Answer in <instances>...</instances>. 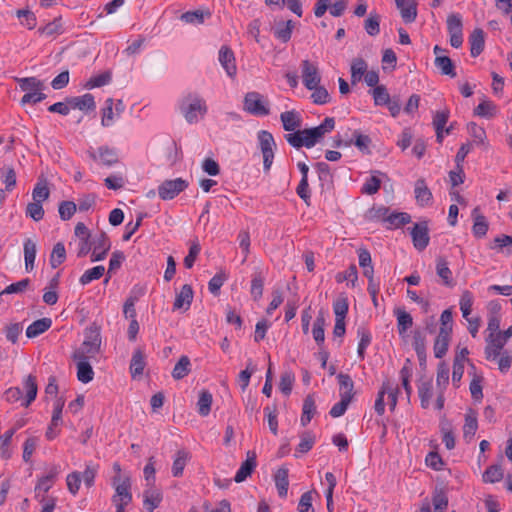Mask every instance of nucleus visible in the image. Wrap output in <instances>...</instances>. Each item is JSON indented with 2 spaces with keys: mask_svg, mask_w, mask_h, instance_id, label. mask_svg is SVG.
Returning a JSON list of instances; mask_svg holds the SVG:
<instances>
[{
  "mask_svg": "<svg viewBox=\"0 0 512 512\" xmlns=\"http://www.w3.org/2000/svg\"><path fill=\"white\" fill-rule=\"evenodd\" d=\"M451 339V334H447L446 330L439 329V333L434 341V356L438 359L443 358L449 347V342Z\"/></svg>",
  "mask_w": 512,
  "mask_h": 512,
  "instance_id": "nucleus-29",
  "label": "nucleus"
},
{
  "mask_svg": "<svg viewBox=\"0 0 512 512\" xmlns=\"http://www.w3.org/2000/svg\"><path fill=\"white\" fill-rule=\"evenodd\" d=\"M190 359L188 356H181L179 361L175 364L173 371H172V377L175 380L183 379L185 376H187L190 373Z\"/></svg>",
  "mask_w": 512,
  "mask_h": 512,
  "instance_id": "nucleus-48",
  "label": "nucleus"
},
{
  "mask_svg": "<svg viewBox=\"0 0 512 512\" xmlns=\"http://www.w3.org/2000/svg\"><path fill=\"white\" fill-rule=\"evenodd\" d=\"M414 194L418 205L423 207L432 203V192L428 188L425 179L420 178L415 182Z\"/></svg>",
  "mask_w": 512,
  "mask_h": 512,
  "instance_id": "nucleus-24",
  "label": "nucleus"
},
{
  "mask_svg": "<svg viewBox=\"0 0 512 512\" xmlns=\"http://www.w3.org/2000/svg\"><path fill=\"white\" fill-rule=\"evenodd\" d=\"M440 431L442 433V441L445 444V447L448 450H452L455 447V437L452 424L448 420L442 419L440 421Z\"/></svg>",
  "mask_w": 512,
  "mask_h": 512,
  "instance_id": "nucleus-42",
  "label": "nucleus"
},
{
  "mask_svg": "<svg viewBox=\"0 0 512 512\" xmlns=\"http://www.w3.org/2000/svg\"><path fill=\"white\" fill-rule=\"evenodd\" d=\"M146 367V355L141 347L134 350L130 361V373L133 379L143 374Z\"/></svg>",
  "mask_w": 512,
  "mask_h": 512,
  "instance_id": "nucleus-21",
  "label": "nucleus"
},
{
  "mask_svg": "<svg viewBox=\"0 0 512 512\" xmlns=\"http://www.w3.org/2000/svg\"><path fill=\"white\" fill-rule=\"evenodd\" d=\"M503 478L501 465L495 464L489 466L483 473V481L486 483H496Z\"/></svg>",
  "mask_w": 512,
  "mask_h": 512,
  "instance_id": "nucleus-60",
  "label": "nucleus"
},
{
  "mask_svg": "<svg viewBox=\"0 0 512 512\" xmlns=\"http://www.w3.org/2000/svg\"><path fill=\"white\" fill-rule=\"evenodd\" d=\"M434 63L443 75L456 77L455 66L448 56H436Z\"/></svg>",
  "mask_w": 512,
  "mask_h": 512,
  "instance_id": "nucleus-51",
  "label": "nucleus"
},
{
  "mask_svg": "<svg viewBox=\"0 0 512 512\" xmlns=\"http://www.w3.org/2000/svg\"><path fill=\"white\" fill-rule=\"evenodd\" d=\"M447 31L450 35V45L454 48L461 47L463 43V24L460 14L452 13L448 15Z\"/></svg>",
  "mask_w": 512,
  "mask_h": 512,
  "instance_id": "nucleus-8",
  "label": "nucleus"
},
{
  "mask_svg": "<svg viewBox=\"0 0 512 512\" xmlns=\"http://www.w3.org/2000/svg\"><path fill=\"white\" fill-rule=\"evenodd\" d=\"M90 157L93 160H98L104 166L111 167L118 162V153L115 149L108 146H101L98 148L97 154L94 152L90 153Z\"/></svg>",
  "mask_w": 512,
  "mask_h": 512,
  "instance_id": "nucleus-20",
  "label": "nucleus"
},
{
  "mask_svg": "<svg viewBox=\"0 0 512 512\" xmlns=\"http://www.w3.org/2000/svg\"><path fill=\"white\" fill-rule=\"evenodd\" d=\"M367 63L363 58H354L351 63V83L359 82L367 72Z\"/></svg>",
  "mask_w": 512,
  "mask_h": 512,
  "instance_id": "nucleus-40",
  "label": "nucleus"
},
{
  "mask_svg": "<svg viewBox=\"0 0 512 512\" xmlns=\"http://www.w3.org/2000/svg\"><path fill=\"white\" fill-rule=\"evenodd\" d=\"M396 7L399 9L401 17L405 23H412L417 18V1L416 0H394Z\"/></svg>",
  "mask_w": 512,
  "mask_h": 512,
  "instance_id": "nucleus-17",
  "label": "nucleus"
},
{
  "mask_svg": "<svg viewBox=\"0 0 512 512\" xmlns=\"http://www.w3.org/2000/svg\"><path fill=\"white\" fill-rule=\"evenodd\" d=\"M112 74L110 71H105L99 75L91 77L84 85L86 89H93L102 87L111 82Z\"/></svg>",
  "mask_w": 512,
  "mask_h": 512,
  "instance_id": "nucleus-56",
  "label": "nucleus"
},
{
  "mask_svg": "<svg viewBox=\"0 0 512 512\" xmlns=\"http://www.w3.org/2000/svg\"><path fill=\"white\" fill-rule=\"evenodd\" d=\"M16 16L21 20V24L26 26L29 30L36 27L37 19L32 11L28 9H19L16 11Z\"/></svg>",
  "mask_w": 512,
  "mask_h": 512,
  "instance_id": "nucleus-61",
  "label": "nucleus"
},
{
  "mask_svg": "<svg viewBox=\"0 0 512 512\" xmlns=\"http://www.w3.org/2000/svg\"><path fill=\"white\" fill-rule=\"evenodd\" d=\"M77 365V379L87 384L93 380L94 371L88 361V357H73Z\"/></svg>",
  "mask_w": 512,
  "mask_h": 512,
  "instance_id": "nucleus-22",
  "label": "nucleus"
},
{
  "mask_svg": "<svg viewBox=\"0 0 512 512\" xmlns=\"http://www.w3.org/2000/svg\"><path fill=\"white\" fill-rule=\"evenodd\" d=\"M193 294L191 285H183L180 292L176 294L173 309L176 310L184 308V310H188L193 300Z\"/></svg>",
  "mask_w": 512,
  "mask_h": 512,
  "instance_id": "nucleus-26",
  "label": "nucleus"
},
{
  "mask_svg": "<svg viewBox=\"0 0 512 512\" xmlns=\"http://www.w3.org/2000/svg\"><path fill=\"white\" fill-rule=\"evenodd\" d=\"M394 314L397 317L398 332L400 335H403L413 325V318L408 312L401 308L395 309Z\"/></svg>",
  "mask_w": 512,
  "mask_h": 512,
  "instance_id": "nucleus-43",
  "label": "nucleus"
},
{
  "mask_svg": "<svg viewBox=\"0 0 512 512\" xmlns=\"http://www.w3.org/2000/svg\"><path fill=\"white\" fill-rule=\"evenodd\" d=\"M512 337V325L508 327L503 332H498L496 334H490L487 341V346L485 347V356L486 359H496L500 356L501 350L508 339Z\"/></svg>",
  "mask_w": 512,
  "mask_h": 512,
  "instance_id": "nucleus-6",
  "label": "nucleus"
},
{
  "mask_svg": "<svg viewBox=\"0 0 512 512\" xmlns=\"http://www.w3.org/2000/svg\"><path fill=\"white\" fill-rule=\"evenodd\" d=\"M212 13L209 9L205 10H194V11H187L183 13L180 17V19L188 24H202L204 23L205 19H209L211 17Z\"/></svg>",
  "mask_w": 512,
  "mask_h": 512,
  "instance_id": "nucleus-33",
  "label": "nucleus"
},
{
  "mask_svg": "<svg viewBox=\"0 0 512 512\" xmlns=\"http://www.w3.org/2000/svg\"><path fill=\"white\" fill-rule=\"evenodd\" d=\"M38 33L46 36H54L63 33L62 17L58 16L53 21L38 29Z\"/></svg>",
  "mask_w": 512,
  "mask_h": 512,
  "instance_id": "nucleus-49",
  "label": "nucleus"
},
{
  "mask_svg": "<svg viewBox=\"0 0 512 512\" xmlns=\"http://www.w3.org/2000/svg\"><path fill=\"white\" fill-rule=\"evenodd\" d=\"M105 273V267L102 265L95 266L86 270L79 279L82 285H87L94 280L100 279Z\"/></svg>",
  "mask_w": 512,
  "mask_h": 512,
  "instance_id": "nucleus-54",
  "label": "nucleus"
},
{
  "mask_svg": "<svg viewBox=\"0 0 512 512\" xmlns=\"http://www.w3.org/2000/svg\"><path fill=\"white\" fill-rule=\"evenodd\" d=\"M478 428L476 412L470 411L465 415V424L463 426V437L466 440H471L475 435Z\"/></svg>",
  "mask_w": 512,
  "mask_h": 512,
  "instance_id": "nucleus-45",
  "label": "nucleus"
},
{
  "mask_svg": "<svg viewBox=\"0 0 512 512\" xmlns=\"http://www.w3.org/2000/svg\"><path fill=\"white\" fill-rule=\"evenodd\" d=\"M293 28L292 20L278 22L274 29V36L282 43H287L291 39Z\"/></svg>",
  "mask_w": 512,
  "mask_h": 512,
  "instance_id": "nucleus-36",
  "label": "nucleus"
},
{
  "mask_svg": "<svg viewBox=\"0 0 512 512\" xmlns=\"http://www.w3.org/2000/svg\"><path fill=\"white\" fill-rule=\"evenodd\" d=\"M23 391L25 392V396L21 402V406L27 408L37 397L38 385L36 376L30 374L24 378L22 392Z\"/></svg>",
  "mask_w": 512,
  "mask_h": 512,
  "instance_id": "nucleus-19",
  "label": "nucleus"
},
{
  "mask_svg": "<svg viewBox=\"0 0 512 512\" xmlns=\"http://www.w3.org/2000/svg\"><path fill=\"white\" fill-rule=\"evenodd\" d=\"M15 434V429H8L0 436V457L3 460H8L12 457V450L10 445L12 438Z\"/></svg>",
  "mask_w": 512,
  "mask_h": 512,
  "instance_id": "nucleus-41",
  "label": "nucleus"
},
{
  "mask_svg": "<svg viewBox=\"0 0 512 512\" xmlns=\"http://www.w3.org/2000/svg\"><path fill=\"white\" fill-rule=\"evenodd\" d=\"M67 103L69 110L72 108L83 112H89L96 109L94 96L90 93H86L82 96L67 97Z\"/></svg>",
  "mask_w": 512,
  "mask_h": 512,
  "instance_id": "nucleus-16",
  "label": "nucleus"
},
{
  "mask_svg": "<svg viewBox=\"0 0 512 512\" xmlns=\"http://www.w3.org/2000/svg\"><path fill=\"white\" fill-rule=\"evenodd\" d=\"M418 395L421 407L426 409L429 407L432 398V382L431 380L421 381L418 385Z\"/></svg>",
  "mask_w": 512,
  "mask_h": 512,
  "instance_id": "nucleus-50",
  "label": "nucleus"
},
{
  "mask_svg": "<svg viewBox=\"0 0 512 512\" xmlns=\"http://www.w3.org/2000/svg\"><path fill=\"white\" fill-rule=\"evenodd\" d=\"M143 505L148 512H153L162 501V492L154 485L148 486L143 493Z\"/></svg>",
  "mask_w": 512,
  "mask_h": 512,
  "instance_id": "nucleus-23",
  "label": "nucleus"
},
{
  "mask_svg": "<svg viewBox=\"0 0 512 512\" xmlns=\"http://www.w3.org/2000/svg\"><path fill=\"white\" fill-rule=\"evenodd\" d=\"M244 110L256 116H266L269 108L264 104L263 97L258 92H248L244 97Z\"/></svg>",
  "mask_w": 512,
  "mask_h": 512,
  "instance_id": "nucleus-10",
  "label": "nucleus"
},
{
  "mask_svg": "<svg viewBox=\"0 0 512 512\" xmlns=\"http://www.w3.org/2000/svg\"><path fill=\"white\" fill-rule=\"evenodd\" d=\"M472 216L474 218V223L472 226L473 235L476 238H483L487 234L489 228L486 217L482 214H479L478 207L473 209Z\"/></svg>",
  "mask_w": 512,
  "mask_h": 512,
  "instance_id": "nucleus-30",
  "label": "nucleus"
},
{
  "mask_svg": "<svg viewBox=\"0 0 512 512\" xmlns=\"http://www.w3.org/2000/svg\"><path fill=\"white\" fill-rule=\"evenodd\" d=\"M85 339L81 346L73 353V357H94L100 350V328L95 324L85 329Z\"/></svg>",
  "mask_w": 512,
  "mask_h": 512,
  "instance_id": "nucleus-3",
  "label": "nucleus"
},
{
  "mask_svg": "<svg viewBox=\"0 0 512 512\" xmlns=\"http://www.w3.org/2000/svg\"><path fill=\"white\" fill-rule=\"evenodd\" d=\"M213 402V396L208 390H201L197 402L198 413L202 417L209 415L211 411V405Z\"/></svg>",
  "mask_w": 512,
  "mask_h": 512,
  "instance_id": "nucleus-44",
  "label": "nucleus"
},
{
  "mask_svg": "<svg viewBox=\"0 0 512 512\" xmlns=\"http://www.w3.org/2000/svg\"><path fill=\"white\" fill-rule=\"evenodd\" d=\"M191 459V455L185 449L178 450L175 454V458L172 465V475L174 477H180L183 474V470L187 462Z\"/></svg>",
  "mask_w": 512,
  "mask_h": 512,
  "instance_id": "nucleus-34",
  "label": "nucleus"
},
{
  "mask_svg": "<svg viewBox=\"0 0 512 512\" xmlns=\"http://www.w3.org/2000/svg\"><path fill=\"white\" fill-rule=\"evenodd\" d=\"M357 336L359 337V343L357 348L358 357L363 360L365 358L366 348L370 345L372 336L370 331L365 327H359L357 329Z\"/></svg>",
  "mask_w": 512,
  "mask_h": 512,
  "instance_id": "nucleus-46",
  "label": "nucleus"
},
{
  "mask_svg": "<svg viewBox=\"0 0 512 512\" xmlns=\"http://www.w3.org/2000/svg\"><path fill=\"white\" fill-rule=\"evenodd\" d=\"M302 81L304 86L308 90H313L316 86L319 85L321 81V77L319 75L318 69L308 60L302 61Z\"/></svg>",
  "mask_w": 512,
  "mask_h": 512,
  "instance_id": "nucleus-14",
  "label": "nucleus"
},
{
  "mask_svg": "<svg viewBox=\"0 0 512 512\" xmlns=\"http://www.w3.org/2000/svg\"><path fill=\"white\" fill-rule=\"evenodd\" d=\"M19 87L25 92L20 103L21 105L26 104H37L46 99V94L43 93L45 85L43 81L36 77H26L18 80Z\"/></svg>",
  "mask_w": 512,
  "mask_h": 512,
  "instance_id": "nucleus-2",
  "label": "nucleus"
},
{
  "mask_svg": "<svg viewBox=\"0 0 512 512\" xmlns=\"http://www.w3.org/2000/svg\"><path fill=\"white\" fill-rule=\"evenodd\" d=\"M374 103L377 106H385L391 100L387 88L384 85L376 86L372 90Z\"/></svg>",
  "mask_w": 512,
  "mask_h": 512,
  "instance_id": "nucleus-62",
  "label": "nucleus"
},
{
  "mask_svg": "<svg viewBox=\"0 0 512 512\" xmlns=\"http://www.w3.org/2000/svg\"><path fill=\"white\" fill-rule=\"evenodd\" d=\"M119 481V476L113 478L116 493L112 497V502L115 506L122 505L123 507H126L132 501V494L130 491L131 482L128 477L124 478L121 482Z\"/></svg>",
  "mask_w": 512,
  "mask_h": 512,
  "instance_id": "nucleus-7",
  "label": "nucleus"
},
{
  "mask_svg": "<svg viewBox=\"0 0 512 512\" xmlns=\"http://www.w3.org/2000/svg\"><path fill=\"white\" fill-rule=\"evenodd\" d=\"M257 139L263 156V169L268 172L273 164L274 151L277 145L272 133L267 130H260L257 133Z\"/></svg>",
  "mask_w": 512,
  "mask_h": 512,
  "instance_id": "nucleus-5",
  "label": "nucleus"
},
{
  "mask_svg": "<svg viewBox=\"0 0 512 512\" xmlns=\"http://www.w3.org/2000/svg\"><path fill=\"white\" fill-rule=\"evenodd\" d=\"M280 120L283 129L287 132L294 133L295 131H298V129H300L302 126L301 115L296 110L282 112L280 114Z\"/></svg>",
  "mask_w": 512,
  "mask_h": 512,
  "instance_id": "nucleus-18",
  "label": "nucleus"
},
{
  "mask_svg": "<svg viewBox=\"0 0 512 512\" xmlns=\"http://www.w3.org/2000/svg\"><path fill=\"white\" fill-rule=\"evenodd\" d=\"M92 246L91 262L101 261L106 258L108 251L111 249V241L105 232H101L94 238Z\"/></svg>",
  "mask_w": 512,
  "mask_h": 512,
  "instance_id": "nucleus-12",
  "label": "nucleus"
},
{
  "mask_svg": "<svg viewBox=\"0 0 512 512\" xmlns=\"http://www.w3.org/2000/svg\"><path fill=\"white\" fill-rule=\"evenodd\" d=\"M436 273L442 279L445 286L452 287L454 285L452 271L448 267V261L442 256L436 259Z\"/></svg>",
  "mask_w": 512,
  "mask_h": 512,
  "instance_id": "nucleus-31",
  "label": "nucleus"
},
{
  "mask_svg": "<svg viewBox=\"0 0 512 512\" xmlns=\"http://www.w3.org/2000/svg\"><path fill=\"white\" fill-rule=\"evenodd\" d=\"M301 440L296 448V452L305 454L312 449L315 444V435L310 431H305L301 434Z\"/></svg>",
  "mask_w": 512,
  "mask_h": 512,
  "instance_id": "nucleus-58",
  "label": "nucleus"
},
{
  "mask_svg": "<svg viewBox=\"0 0 512 512\" xmlns=\"http://www.w3.org/2000/svg\"><path fill=\"white\" fill-rule=\"evenodd\" d=\"M275 485L281 498H285L288 492L289 480L288 469L281 467L274 475Z\"/></svg>",
  "mask_w": 512,
  "mask_h": 512,
  "instance_id": "nucleus-37",
  "label": "nucleus"
},
{
  "mask_svg": "<svg viewBox=\"0 0 512 512\" xmlns=\"http://www.w3.org/2000/svg\"><path fill=\"white\" fill-rule=\"evenodd\" d=\"M218 60L221 66L226 71L227 75L231 78L235 77L237 73V67L235 62V56L232 49L226 45H223L218 54Z\"/></svg>",
  "mask_w": 512,
  "mask_h": 512,
  "instance_id": "nucleus-15",
  "label": "nucleus"
},
{
  "mask_svg": "<svg viewBox=\"0 0 512 512\" xmlns=\"http://www.w3.org/2000/svg\"><path fill=\"white\" fill-rule=\"evenodd\" d=\"M410 234L412 236L413 245L417 250L422 251L429 245V228L426 221L416 223L411 228Z\"/></svg>",
  "mask_w": 512,
  "mask_h": 512,
  "instance_id": "nucleus-13",
  "label": "nucleus"
},
{
  "mask_svg": "<svg viewBox=\"0 0 512 512\" xmlns=\"http://www.w3.org/2000/svg\"><path fill=\"white\" fill-rule=\"evenodd\" d=\"M63 407H64V400L61 398H58L54 405L51 423L48 426V429L45 434V436L48 440H53L57 436V433L54 431V427L58 426L59 423L62 421Z\"/></svg>",
  "mask_w": 512,
  "mask_h": 512,
  "instance_id": "nucleus-28",
  "label": "nucleus"
},
{
  "mask_svg": "<svg viewBox=\"0 0 512 512\" xmlns=\"http://www.w3.org/2000/svg\"><path fill=\"white\" fill-rule=\"evenodd\" d=\"M325 318L323 313H319L313 323L312 334L317 345L321 347L325 341Z\"/></svg>",
  "mask_w": 512,
  "mask_h": 512,
  "instance_id": "nucleus-47",
  "label": "nucleus"
},
{
  "mask_svg": "<svg viewBox=\"0 0 512 512\" xmlns=\"http://www.w3.org/2000/svg\"><path fill=\"white\" fill-rule=\"evenodd\" d=\"M60 472V467L57 465H52L48 469V472L45 476L41 477L36 486H35V497L40 501L44 502L45 496L40 495V492L47 493L51 487L53 486L58 474Z\"/></svg>",
  "mask_w": 512,
  "mask_h": 512,
  "instance_id": "nucleus-11",
  "label": "nucleus"
},
{
  "mask_svg": "<svg viewBox=\"0 0 512 512\" xmlns=\"http://www.w3.org/2000/svg\"><path fill=\"white\" fill-rule=\"evenodd\" d=\"M318 132L319 131H317L315 127L298 129V131H295L294 133H288L284 135V138L293 148H312L322 139Z\"/></svg>",
  "mask_w": 512,
  "mask_h": 512,
  "instance_id": "nucleus-4",
  "label": "nucleus"
},
{
  "mask_svg": "<svg viewBox=\"0 0 512 512\" xmlns=\"http://www.w3.org/2000/svg\"><path fill=\"white\" fill-rule=\"evenodd\" d=\"M180 112L190 124L198 122V115L203 117L207 113V105L198 94H188L182 98L179 105Z\"/></svg>",
  "mask_w": 512,
  "mask_h": 512,
  "instance_id": "nucleus-1",
  "label": "nucleus"
},
{
  "mask_svg": "<svg viewBox=\"0 0 512 512\" xmlns=\"http://www.w3.org/2000/svg\"><path fill=\"white\" fill-rule=\"evenodd\" d=\"M24 250V261H25V269L29 272L34 269L35 258L37 253L36 242L31 238H28L24 241L23 244Z\"/></svg>",
  "mask_w": 512,
  "mask_h": 512,
  "instance_id": "nucleus-32",
  "label": "nucleus"
},
{
  "mask_svg": "<svg viewBox=\"0 0 512 512\" xmlns=\"http://www.w3.org/2000/svg\"><path fill=\"white\" fill-rule=\"evenodd\" d=\"M77 210V205L73 201H62L59 204L58 212L63 221L70 220Z\"/></svg>",
  "mask_w": 512,
  "mask_h": 512,
  "instance_id": "nucleus-63",
  "label": "nucleus"
},
{
  "mask_svg": "<svg viewBox=\"0 0 512 512\" xmlns=\"http://www.w3.org/2000/svg\"><path fill=\"white\" fill-rule=\"evenodd\" d=\"M295 381V375L292 371L288 370L281 374L280 376V382H279V389L280 391L288 396L291 394L293 384Z\"/></svg>",
  "mask_w": 512,
  "mask_h": 512,
  "instance_id": "nucleus-59",
  "label": "nucleus"
},
{
  "mask_svg": "<svg viewBox=\"0 0 512 512\" xmlns=\"http://www.w3.org/2000/svg\"><path fill=\"white\" fill-rule=\"evenodd\" d=\"M52 325V320L50 318H41L34 321L30 324L26 329V336L28 338H35L45 331H47Z\"/></svg>",
  "mask_w": 512,
  "mask_h": 512,
  "instance_id": "nucleus-35",
  "label": "nucleus"
},
{
  "mask_svg": "<svg viewBox=\"0 0 512 512\" xmlns=\"http://www.w3.org/2000/svg\"><path fill=\"white\" fill-rule=\"evenodd\" d=\"M315 413L316 405L314 397L312 395H308L303 401L302 415L300 419L301 425L303 427L307 426L312 420Z\"/></svg>",
  "mask_w": 512,
  "mask_h": 512,
  "instance_id": "nucleus-38",
  "label": "nucleus"
},
{
  "mask_svg": "<svg viewBox=\"0 0 512 512\" xmlns=\"http://www.w3.org/2000/svg\"><path fill=\"white\" fill-rule=\"evenodd\" d=\"M66 259V250L65 246L62 242H58L54 245L51 256H50V265L52 268H57L60 266Z\"/></svg>",
  "mask_w": 512,
  "mask_h": 512,
  "instance_id": "nucleus-53",
  "label": "nucleus"
},
{
  "mask_svg": "<svg viewBox=\"0 0 512 512\" xmlns=\"http://www.w3.org/2000/svg\"><path fill=\"white\" fill-rule=\"evenodd\" d=\"M380 15L371 12L364 22V28L368 35L376 36L380 33Z\"/></svg>",
  "mask_w": 512,
  "mask_h": 512,
  "instance_id": "nucleus-55",
  "label": "nucleus"
},
{
  "mask_svg": "<svg viewBox=\"0 0 512 512\" xmlns=\"http://www.w3.org/2000/svg\"><path fill=\"white\" fill-rule=\"evenodd\" d=\"M189 183L182 179L176 178L174 180H165L158 187V194L162 200H171L179 195L188 187Z\"/></svg>",
  "mask_w": 512,
  "mask_h": 512,
  "instance_id": "nucleus-9",
  "label": "nucleus"
},
{
  "mask_svg": "<svg viewBox=\"0 0 512 512\" xmlns=\"http://www.w3.org/2000/svg\"><path fill=\"white\" fill-rule=\"evenodd\" d=\"M256 454L248 451L247 459L241 464L240 468L236 472L234 481L237 483L243 482L256 468Z\"/></svg>",
  "mask_w": 512,
  "mask_h": 512,
  "instance_id": "nucleus-25",
  "label": "nucleus"
},
{
  "mask_svg": "<svg viewBox=\"0 0 512 512\" xmlns=\"http://www.w3.org/2000/svg\"><path fill=\"white\" fill-rule=\"evenodd\" d=\"M388 228H399L411 222V216L406 212H392L386 218Z\"/></svg>",
  "mask_w": 512,
  "mask_h": 512,
  "instance_id": "nucleus-52",
  "label": "nucleus"
},
{
  "mask_svg": "<svg viewBox=\"0 0 512 512\" xmlns=\"http://www.w3.org/2000/svg\"><path fill=\"white\" fill-rule=\"evenodd\" d=\"M337 379L339 383L340 397L345 398V396H348L349 399L352 400L354 397V382L350 375L341 372L337 375Z\"/></svg>",
  "mask_w": 512,
  "mask_h": 512,
  "instance_id": "nucleus-39",
  "label": "nucleus"
},
{
  "mask_svg": "<svg viewBox=\"0 0 512 512\" xmlns=\"http://www.w3.org/2000/svg\"><path fill=\"white\" fill-rule=\"evenodd\" d=\"M435 512H445L448 507V498L443 490H436L432 497Z\"/></svg>",
  "mask_w": 512,
  "mask_h": 512,
  "instance_id": "nucleus-64",
  "label": "nucleus"
},
{
  "mask_svg": "<svg viewBox=\"0 0 512 512\" xmlns=\"http://www.w3.org/2000/svg\"><path fill=\"white\" fill-rule=\"evenodd\" d=\"M1 177L6 191H12L16 186V172L12 166H4L0 169Z\"/></svg>",
  "mask_w": 512,
  "mask_h": 512,
  "instance_id": "nucleus-57",
  "label": "nucleus"
},
{
  "mask_svg": "<svg viewBox=\"0 0 512 512\" xmlns=\"http://www.w3.org/2000/svg\"><path fill=\"white\" fill-rule=\"evenodd\" d=\"M469 43L471 56H479L485 47L484 31L481 28H475L469 36Z\"/></svg>",
  "mask_w": 512,
  "mask_h": 512,
  "instance_id": "nucleus-27",
  "label": "nucleus"
}]
</instances>
